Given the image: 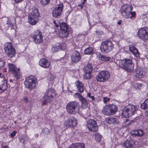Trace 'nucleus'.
I'll return each instance as SVG.
<instances>
[{"instance_id":"39","label":"nucleus","mask_w":148,"mask_h":148,"mask_svg":"<svg viewBox=\"0 0 148 148\" xmlns=\"http://www.w3.org/2000/svg\"><path fill=\"white\" fill-rule=\"evenodd\" d=\"M50 1V0H40V4L42 6L44 7L49 4Z\"/></svg>"},{"instance_id":"57","label":"nucleus","mask_w":148,"mask_h":148,"mask_svg":"<svg viewBox=\"0 0 148 148\" xmlns=\"http://www.w3.org/2000/svg\"><path fill=\"white\" fill-rule=\"evenodd\" d=\"M23 100H24V101L25 103H27L28 101V99H27V97H25V98H24Z\"/></svg>"},{"instance_id":"21","label":"nucleus","mask_w":148,"mask_h":148,"mask_svg":"<svg viewBox=\"0 0 148 148\" xmlns=\"http://www.w3.org/2000/svg\"><path fill=\"white\" fill-rule=\"evenodd\" d=\"M102 112L103 114L105 115H112L108 105L104 106L102 110Z\"/></svg>"},{"instance_id":"5","label":"nucleus","mask_w":148,"mask_h":148,"mask_svg":"<svg viewBox=\"0 0 148 148\" xmlns=\"http://www.w3.org/2000/svg\"><path fill=\"white\" fill-rule=\"evenodd\" d=\"M4 49L6 55L10 58L14 56L16 54L15 49L10 42H7L4 44Z\"/></svg>"},{"instance_id":"22","label":"nucleus","mask_w":148,"mask_h":148,"mask_svg":"<svg viewBox=\"0 0 148 148\" xmlns=\"http://www.w3.org/2000/svg\"><path fill=\"white\" fill-rule=\"evenodd\" d=\"M145 72L142 69H137L135 74V76L138 78H142L145 75Z\"/></svg>"},{"instance_id":"45","label":"nucleus","mask_w":148,"mask_h":148,"mask_svg":"<svg viewBox=\"0 0 148 148\" xmlns=\"http://www.w3.org/2000/svg\"><path fill=\"white\" fill-rule=\"evenodd\" d=\"M142 85L141 83H137L134 85V87L136 89H141Z\"/></svg>"},{"instance_id":"19","label":"nucleus","mask_w":148,"mask_h":148,"mask_svg":"<svg viewBox=\"0 0 148 148\" xmlns=\"http://www.w3.org/2000/svg\"><path fill=\"white\" fill-rule=\"evenodd\" d=\"M75 84L77 87L78 91L81 93L83 92L85 88L84 84L79 80L77 81L76 82Z\"/></svg>"},{"instance_id":"9","label":"nucleus","mask_w":148,"mask_h":148,"mask_svg":"<svg viewBox=\"0 0 148 148\" xmlns=\"http://www.w3.org/2000/svg\"><path fill=\"white\" fill-rule=\"evenodd\" d=\"M9 70L13 74L15 77L18 79L21 77V73H20L19 69L15 65L13 64H8Z\"/></svg>"},{"instance_id":"11","label":"nucleus","mask_w":148,"mask_h":148,"mask_svg":"<svg viewBox=\"0 0 148 148\" xmlns=\"http://www.w3.org/2000/svg\"><path fill=\"white\" fill-rule=\"evenodd\" d=\"M86 126L89 130L91 132H95L98 129L96 121L93 119H90L87 121Z\"/></svg>"},{"instance_id":"58","label":"nucleus","mask_w":148,"mask_h":148,"mask_svg":"<svg viewBox=\"0 0 148 148\" xmlns=\"http://www.w3.org/2000/svg\"><path fill=\"white\" fill-rule=\"evenodd\" d=\"M129 120L128 119H125V121H124V123H125L126 124L127 123H128V121H129Z\"/></svg>"},{"instance_id":"8","label":"nucleus","mask_w":148,"mask_h":148,"mask_svg":"<svg viewBox=\"0 0 148 148\" xmlns=\"http://www.w3.org/2000/svg\"><path fill=\"white\" fill-rule=\"evenodd\" d=\"M110 77V75L108 71H102L98 74L96 79L99 82H105Z\"/></svg>"},{"instance_id":"63","label":"nucleus","mask_w":148,"mask_h":148,"mask_svg":"<svg viewBox=\"0 0 148 148\" xmlns=\"http://www.w3.org/2000/svg\"><path fill=\"white\" fill-rule=\"evenodd\" d=\"M13 81V80H12V79H10V82H12V81Z\"/></svg>"},{"instance_id":"48","label":"nucleus","mask_w":148,"mask_h":148,"mask_svg":"<svg viewBox=\"0 0 148 148\" xmlns=\"http://www.w3.org/2000/svg\"><path fill=\"white\" fill-rule=\"evenodd\" d=\"M1 147L0 148H9L6 143H3L1 145Z\"/></svg>"},{"instance_id":"55","label":"nucleus","mask_w":148,"mask_h":148,"mask_svg":"<svg viewBox=\"0 0 148 148\" xmlns=\"http://www.w3.org/2000/svg\"><path fill=\"white\" fill-rule=\"evenodd\" d=\"M53 23L55 24V26L57 27H59V24H60V23H59L58 22V23H57L55 21H54Z\"/></svg>"},{"instance_id":"36","label":"nucleus","mask_w":148,"mask_h":148,"mask_svg":"<svg viewBox=\"0 0 148 148\" xmlns=\"http://www.w3.org/2000/svg\"><path fill=\"white\" fill-rule=\"evenodd\" d=\"M121 15L123 16L124 18H128L130 17V15L131 12H127V11H122L121 10Z\"/></svg>"},{"instance_id":"50","label":"nucleus","mask_w":148,"mask_h":148,"mask_svg":"<svg viewBox=\"0 0 148 148\" xmlns=\"http://www.w3.org/2000/svg\"><path fill=\"white\" fill-rule=\"evenodd\" d=\"M110 99L106 97H104L103 98V101L105 103H107V101H109Z\"/></svg>"},{"instance_id":"24","label":"nucleus","mask_w":148,"mask_h":148,"mask_svg":"<svg viewBox=\"0 0 148 148\" xmlns=\"http://www.w3.org/2000/svg\"><path fill=\"white\" fill-rule=\"evenodd\" d=\"M125 148H131L134 144V142L132 140H126L123 143Z\"/></svg>"},{"instance_id":"16","label":"nucleus","mask_w":148,"mask_h":148,"mask_svg":"<svg viewBox=\"0 0 148 148\" xmlns=\"http://www.w3.org/2000/svg\"><path fill=\"white\" fill-rule=\"evenodd\" d=\"M129 50L135 56L138 57L139 56V53L137 49L133 45H129Z\"/></svg>"},{"instance_id":"14","label":"nucleus","mask_w":148,"mask_h":148,"mask_svg":"<svg viewBox=\"0 0 148 148\" xmlns=\"http://www.w3.org/2000/svg\"><path fill=\"white\" fill-rule=\"evenodd\" d=\"M71 63H77L80 60L81 56L79 53L77 51H74L71 56Z\"/></svg>"},{"instance_id":"51","label":"nucleus","mask_w":148,"mask_h":148,"mask_svg":"<svg viewBox=\"0 0 148 148\" xmlns=\"http://www.w3.org/2000/svg\"><path fill=\"white\" fill-rule=\"evenodd\" d=\"M54 78V77L52 75H49V79L50 81L53 80Z\"/></svg>"},{"instance_id":"7","label":"nucleus","mask_w":148,"mask_h":148,"mask_svg":"<svg viewBox=\"0 0 148 148\" xmlns=\"http://www.w3.org/2000/svg\"><path fill=\"white\" fill-rule=\"evenodd\" d=\"M113 47V45L111 41L106 40L102 43L100 49L103 52L107 53L112 50Z\"/></svg>"},{"instance_id":"10","label":"nucleus","mask_w":148,"mask_h":148,"mask_svg":"<svg viewBox=\"0 0 148 148\" xmlns=\"http://www.w3.org/2000/svg\"><path fill=\"white\" fill-rule=\"evenodd\" d=\"M139 38L144 41L148 40V28L145 27L141 28L138 32Z\"/></svg>"},{"instance_id":"32","label":"nucleus","mask_w":148,"mask_h":148,"mask_svg":"<svg viewBox=\"0 0 148 148\" xmlns=\"http://www.w3.org/2000/svg\"><path fill=\"white\" fill-rule=\"evenodd\" d=\"M84 52L86 54H92L94 53V51L92 48L89 47L84 50Z\"/></svg>"},{"instance_id":"2","label":"nucleus","mask_w":148,"mask_h":148,"mask_svg":"<svg viewBox=\"0 0 148 148\" xmlns=\"http://www.w3.org/2000/svg\"><path fill=\"white\" fill-rule=\"evenodd\" d=\"M119 65L123 69L128 72H131L134 69V64L131 60L125 59L119 63Z\"/></svg>"},{"instance_id":"15","label":"nucleus","mask_w":148,"mask_h":148,"mask_svg":"<svg viewBox=\"0 0 148 148\" xmlns=\"http://www.w3.org/2000/svg\"><path fill=\"white\" fill-rule=\"evenodd\" d=\"M63 7V4H60L53 10L52 15L54 17L57 18L60 15L62 12Z\"/></svg>"},{"instance_id":"59","label":"nucleus","mask_w":148,"mask_h":148,"mask_svg":"<svg viewBox=\"0 0 148 148\" xmlns=\"http://www.w3.org/2000/svg\"><path fill=\"white\" fill-rule=\"evenodd\" d=\"M0 77L1 78H2V77H3V75H2L1 73H0Z\"/></svg>"},{"instance_id":"35","label":"nucleus","mask_w":148,"mask_h":148,"mask_svg":"<svg viewBox=\"0 0 148 148\" xmlns=\"http://www.w3.org/2000/svg\"><path fill=\"white\" fill-rule=\"evenodd\" d=\"M140 107L141 108L143 109H146L148 108V98L141 104Z\"/></svg>"},{"instance_id":"17","label":"nucleus","mask_w":148,"mask_h":148,"mask_svg":"<svg viewBox=\"0 0 148 148\" xmlns=\"http://www.w3.org/2000/svg\"><path fill=\"white\" fill-rule=\"evenodd\" d=\"M29 16H30V18H34L35 19H37L38 20L39 19L40 15L38 13V10L36 8L33 9L32 12Z\"/></svg>"},{"instance_id":"33","label":"nucleus","mask_w":148,"mask_h":148,"mask_svg":"<svg viewBox=\"0 0 148 148\" xmlns=\"http://www.w3.org/2000/svg\"><path fill=\"white\" fill-rule=\"evenodd\" d=\"M28 22L30 24L33 25L36 24V22L39 20L37 19H35L34 18H31L30 16H28Z\"/></svg>"},{"instance_id":"43","label":"nucleus","mask_w":148,"mask_h":148,"mask_svg":"<svg viewBox=\"0 0 148 148\" xmlns=\"http://www.w3.org/2000/svg\"><path fill=\"white\" fill-rule=\"evenodd\" d=\"M17 13L18 15L21 17H23L25 15V12H24L21 10H19Z\"/></svg>"},{"instance_id":"47","label":"nucleus","mask_w":148,"mask_h":148,"mask_svg":"<svg viewBox=\"0 0 148 148\" xmlns=\"http://www.w3.org/2000/svg\"><path fill=\"white\" fill-rule=\"evenodd\" d=\"M87 96L91 99L92 101H94L95 99V98L93 96L91 95V94L90 93H88L87 94Z\"/></svg>"},{"instance_id":"53","label":"nucleus","mask_w":148,"mask_h":148,"mask_svg":"<svg viewBox=\"0 0 148 148\" xmlns=\"http://www.w3.org/2000/svg\"><path fill=\"white\" fill-rule=\"evenodd\" d=\"M61 46H62V48H61V49H62V50H64L66 48V45L65 43H63L62 45L61 44Z\"/></svg>"},{"instance_id":"25","label":"nucleus","mask_w":148,"mask_h":148,"mask_svg":"<svg viewBox=\"0 0 148 148\" xmlns=\"http://www.w3.org/2000/svg\"><path fill=\"white\" fill-rule=\"evenodd\" d=\"M133 8L132 7L128 4H124L122 6L121 10L124 11H127L128 12H131Z\"/></svg>"},{"instance_id":"61","label":"nucleus","mask_w":148,"mask_h":148,"mask_svg":"<svg viewBox=\"0 0 148 148\" xmlns=\"http://www.w3.org/2000/svg\"><path fill=\"white\" fill-rule=\"evenodd\" d=\"M145 114L146 115H148V111H146L145 112Z\"/></svg>"},{"instance_id":"1","label":"nucleus","mask_w":148,"mask_h":148,"mask_svg":"<svg viewBox=\"0 0 148 148\" xmlns=\"http://www.w3.org/2000/svg\"><path fill=\"white\" fill-rule=\"evenodd\" d=\"M56 91L53 89L49 88L46 92L43 97L42 105L47 104L48 103H51L53 97L56 95Z\"/></svg>"},{"instance_id":"46","label":"nucleus","mask_w":148,"mask_h":148,"mask_svg":"<svg viewBox=\"0 0 148 148\" xmlns=\"http://www.w3.org/2000/svg\"><path fill=\"white\" fill-rule=\"evenodd\" d=\"M74 96L75 97L78 98L79 100H80V99L81 97H83L82 95L78 93H76L74 95Z\"/></svg>"},{"instance_id":"29","label":"nucleus","mask_w":148,"mask_h":148,"mask_svg":"<svg viewBox=\"0 0 148 148\" xmlns=\"http://www.w3.org/2000/svg\"><path fill=\"white\" fill-rule=\"evenodd\" d=\"M97 58L99 60L102 61H107L109 60L110 59L109 57H107L105 56L99 54L97 55Z\"/></svg>"},{"instance_id":"64","label":"nucleus","mask_w":148,"mask_h":148,"mask_svg":"<svg viewBox=\"0 0 148 148\" xmlns=\"http://www.w3.org/2000/svg\"><path fill=\"white\" fill-rule=\"evenodd\" d=\"M2 91V88H0V91Z\"/></svg>"},{"instance_id":"41","label":"nucleus","mask_w":148,"mask_h":148,"mask_svg":"<svg viewBox=\"0 0 148 148\" xmlns=\"http://www.w3.org/2000/svg\"><path fill=\"white\" fill-rule=\"evenodd\" d=\"M8 86L6 83H4L0 86V88H2V91H0V93L6 90L7 89Z\"/></svg>"},{"instance_id":"3","label":"nucleus","mask_w":148,"mask_h":148,"mask_svg":"<svg viewBox=\"0 0 148 148\" xmlns=\"http://www.w3.org/2000/svg\"><path fill=\"white\" fill-rule=\"evenodd\" d=\"M78 103L75 101H72L68 103L66 105V109L69 114H74L79 111Z\"/></svg>"},{"instance_id":"44","label":"nucleus","mask_w":148,"mask_h":148,"mask_svg":"<svg viewBox=\"0 0 148 148\" xmlns=\"http://www.w3.org/2000/svg\"><path fill=\"white\" fill-rule=\"evenodd\" d=\"M49 129L47 128H45L42 130L41 134H49Z\"/></svg>"},{"instance_id":"52","label":"nucleus","mask_w":148,"mask_h":148,"mask_svg":"<svg viewBox=\"0 0 148 148\" xmlns=\"http://www.w3.org/2000/svg\"><path fill=\"white\" fill-rule=\"evenodd\" d=\"M130 14L131 15V16L130 17V18H132V17H134L135 16L136 14V13L134 12H131Z\"/></svg>"},{"instance_id":"12","label":"nucleus","mask_w":148,"mask_h":148,"mask_svg":"<svg viewBox=\"0 0 148 148\" xmlns=\"http://www.w3.org/2000/svg\"><path fill=\"white\" fill-rule=\"evenodd\" d=\"M34 41L37 44H39L42 42V36L40 32L37 30L35 31L34 34L32 36Z\"/></svg>"},{"instance_id":"49","label":"nucleus","mask_w":148,"mask_h":148,"mask_svg":"<svg viewBox=\"0 0 148 148\" xmlns=\"http://www.w3.org/2000/svg\"><path fill=\"white\" fill-rule=\"evenodd\" d=\"M17 133V131H14L12 133L10 134V136L12 138H13L15 136L16 133Z\"/></svg>"},{"instance_id":"20","label":"nucleus","mask_w":148,"mask_h":148,"mask_svg":"<svg viewBox=\"0 0 148 148\" xmlns=\"http://www.w3.org/2000/svg\"><path fill=\"white\" fill-rule=\"evenodd\" d=\"M144 132L141 130H133L131 132V134L134 136H141L144 135Z\"/></svg>"},{"instance_id":"38","label":"nucleus","mask_w":148,"mask_h":148,"mask_svg":"<svg viewBox=\"0 0 148 148\" xmlns=\"http://www.w3.org/2000/svg\"><path fill=\"white\" fill-rule=\"evenodd\" d=\"M91 73L84 72L83 75L84 79H90L92 77Z\"/></svg>"},{"instance_id":"40","label":"nucleus","mask_w":148,"mask_h":148,"mask_svg":"<svg viewBox=\"0 0 148 148\" xmlns=\"http://www.w3.org/2000/svg\"><path fill=\"white\" fill-rule=\"evenodd\" d=\"M6 26L8 27V28H10L11 29L14 28V26L13 24H12L11 21L9 20V19H8V20L7 21L6 24Z\"/></svg>"},{"instance_id":"6","label":"nucleus","mask_w":148,"mask_h":148,"mask_svg":"<svg viewBox=\"0 0 148 148\" xmlns=\"http://www.w3.org/2000/svg\"><path fill=\"white\" fill-rule=\"evenodd\" d=\"M36 82V79L34 76L31 75L26 78L24 84L26 87L31 90L35 87Z\"/></svg>"},{"instance_id":"4","label":"nucleus","mask_w":148,"mask_h":148,"mask_svg":"<svg viewBox=\"0 0 148 148\" xmlns=\"http://www.w3.org/2000/svg\"><path fill=\"white\" fill-rule=\"evenodd\" d=\"M137 110V108L134 106L129 104L123 109L122 114L125 117H129L134 114Z\"/></svg>"},{"instance_id":"13","label":"nucleus","mask_w":148,"mask_h":148,"mask_svg":"<svg viewBox=\"0 0 148 148\" xmlns=\"http://www.w3.org/2000/svg\"><path fill=\"white\" fill-rule=\"evenodd\" d=\"M77 124L76 118L73 116L70 117L65 122V125L68 127H75Z\"/></svg>"},{"instance_id":"37","label":"nucleus","mask_w":148,"mask_h":148,"mask_svg":"<svg viewBox=\"0 0 148 148\" xmlns=\"http://www.w3.org/2000/svg\"><path fill=\"white\" fill-rule=\"evenodd\" d=\"M62 46H61L60 44H57L56 46L53 47L52 48V50L55 52H57L59 49H61V48H62Z\"/></svg>"},{"instance_id":"23","label":"nucleus","mask_w":148,"mask_h":148,"mask_svg":"<svg viewBox=\"0 0 148 148\" xmlns=\"http://www.w3.org/2000/svg\"><path fill=\"white\" fill-rule=\"evenodd\" d=\"M106 121L108 123L112 124H117L119 122L117 119L112 117L107 118Z\"/></svg>"},{"instance_id":"62","label":"nucleus","mask_w":148,"mask_h":148,"mask_svg":"<svg viewBox=\"0 0 148 148\" xmlns=\"http://www.w3.org/2000/svg\"><path fill=\"white\" fill-rule=\"evenodd\" d=\"M117 23L119 25H120V24H121V22H120V21H119Z\"/></svg>"},{"instance_id":"42","label":"nucleus","mask_w":148,"mask_h":148,"mask_svg":"<svg viewBox=\"0 0 148 148\" xmlns=\"http://www.w3.org/2000/svg\"><path fill=\"white\" fill-rule=\"evenodd\" d=\"M95 137L97 142H99L101 140L102 136L98 133H96L95 134Z\"/></svg>"},{"instance_id":"34","label":"nucleus","mask_w":148,"mask_h":148,"mask_svg":"<svg viewBox=\"0 0 148 148\" xmlns=\"http://www.w3.org/2000/svg\"><path fill=\"white\" fill-rule=\"evenodd\" d=\"M60 25L61 30L68 31L69 27L66 23H60Z\"/></svg>"},{"instance_id":"18","label":"nucleus","mask_w":148,"mask_h":148,"mask_svg":"<svg viewBox=\"0 0 148 148\" xmlns=\"http://www.w3.org/2000/svg\"><path fill=\"white\" fill-rule=\"evenodd\" d=\"M39 64L41 67L46 68L49 67L50 63L47 60L42 58L39 61Z\"/></svg>"},{"instance_id":"30","label":"nucleus","mask_w":148,"mask_h":148,"mask_svg":"<svg viewBox=\"0 0 148 148\" xmlns=\"http://www.w3.org/2000/svg\"><path fill=\"white\" fill-rule=\"evenodd\" d=\"M112 115L114 114L117 111L118 109L117 106L114 104H109L108 105Z\"/></svg>"},{"instance_id":"60","label":"nucleus","mask_w":148,"mask_h":148,"mask_svg":"<svg viewBox=\"0 0 148 148\" xmlns=\"http://www.w3.org/2000/svg\"><path fill=\"white\" fill-rule=\"evenodd\" d=\"M78 6H80L82 8L83 7V6L82 5L79 4L78 5Z\"/></svg>"},{"instance_id":"56","label":"nucleus","mask_w":148,"mask_h":148,"mask_svg":"<svg viewBox=\"0 0 148 148\" xmlns=\"http://www.w3.org/2000/svg\"><path fill=\"white\" fill-rule=\"evenodd\" d=\"M15 1L16 3H18L22 1L23 0H14Z\"/></svg>"},{"instance_id":"26","label":"nucleus","mask_w":148,"mask_h":148,"mask_svg":"<svg viewBox=\"0 0 148 148\" xmlns=\"http://www.w3.org/2000/svg\"><path fill=\"white\" fill-rule=\"evenodd\" d=\"M69 148H85V145L82 143H77L71 144Z\"/></svg>"},{"instance_id":"54","label":"nucleus","mask_w":148,"mask_h":148,"mask_svg":"<svg viewBox=\"0 0 148 148\" xmlns=\"http://www.w3.org/2000/svg\"><path fill=\"white\" fill-rule=\"evenodd\" d=\"M133 121H134L133 120H131L130 121H128V123H127L125 124V125L127 126H128L130 125L132 123Z\"/></svg>"},{"instance_id":"31","label":"nucleus","mask_w":148,"mask_h":148,"mask_svg":"<svg viewBox=\"0 0 148 148\" xmlns=\"http://www.w3.org/2000/svg\"><path fill=\"white\" fill-rule=\"evenodd\" d=\"M59 35L60 37L63 38L67 37L68 36V31L61 30L59 33Z\"/></svg>"},{"instance_id":"28","label":"nucleus","mask_w":148,"mask_h":148,"mask_svg":"<svg viewBox=\"0 0 148 148\" xmlns=\"http://www.w3.org/2000/svg\"><path fill=\"white\" fill-rule=\"evenodd\" d=\"M80 101L81 102L82 106L84 108H86L88 106V102L86 99L83 97L80 98Z\"/></svg>"},{"instance_id":"27","label":"nucleus","mask_w":148,"mask_h":148,"mask_svg":"<svg viewBox=\"0 0 148 148\" xmlns=\"http://www.w3.org/2000/svg\"><path fill=\"white\" fill-rule=\"evenodd\" d=\"M92 67L91 64H88L85 66L84 69V72L91 73L92 69Z\"/></svg>"}]
</instances>
